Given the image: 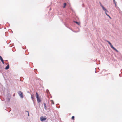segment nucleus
I'll return each instance as SVG.
<instances>
[{
  "mask_svg": "<svg viewBox=\"0 0 122 122\" xmlns=\"http://www.w3.org/2000/svg\"><path fill=\"white\" fill-rule=\"evenodd\" d=\"M36 98H37V101L38 103H39L40 102H41V100L39 98V94L37 92H36Z\"/></svg>",
  "mask_w": 122,
  "mask_h": 122,
  "instance_id": "obj_1",
  "label": "nucleus"
},
{
  "mask_svg": "<svg viewBox=\"0 0 122 122\" xmlns=\"http://www.w3.org/2000/svg\"><path fill=\"white\" fill-rule=\"evenodd\" d=\"M18 93L20 97L22 98L23 97V93L21 91H20L18 92Z\"/></svg>",
  "mask_w": 122,
  "mask_h": 122,
  "instance_id": "obj_2",
  "label": "nucleus"
},
{
  "mask_svg": "<svg viewBox=\"0 0 122 122\" xmlns=\"http://www.w3.org/2000/svg\"><path fill=\"white\" fill-rule=\"evenodd\" d=\"M110 46L115 51H116L117 52H118V51L115 48H114V47L111 44H110Z\"/></svg>",
  "mask_w": 122,
  "mask_h": 122,
  "instance_id": "obj_3",
  "label": "nucleus"
},
{
  "mask_svg": "<svg viewBox=\"0 0 122 122\" xmlns=\"http://www.w3.org/2000/svg\"><path fill=\"white\" fill-rule=\"evenodd\" d=\"M110 46L115 51H116L117 52H118V51L115 48H114V47L111 44H110Z\"/></svg>",
  "mask_w": 122,
  "mask_h": 122,
  "instance_id": "obj_4",
  "label": "nucleus"
},
{
  "mask_svg": "<svg viewBox=\"0 0 122 122\" xmlns=\"http://www.w3.org/2000/svg\"><path fill=\"white\" fill-rule=\"evenodd\" d=\"M110 46L115 51H116L117 52H118V51L115 48H114V47L111 44H110Z\"/></svg>",
  "mask_w": 122,
  "mask_h": 122,
  "instance_id": "obj_5",
  "label": "nucleus"
},
{
  "mask_svg": "<svg viewBox=\"0 0 122 122\" xmlns=\"http://www.w3.org/2000/svg\"><path fill=\"white\" fill-rule=\"evenodd\" d=\"M46 119V118L44 117L43 116L41 117L40 118V120L42 122L45 121Z\"/></svg>",
  "mask_w": 122,
  "mask_h": 122,
  "instance_id": "obj_6",
  "label": "nucleus"
},
{
  "mask_svg": "<svg viewBox=\"0 0 122 122\" xmlns=\"http://www.w3.org/2000/svg\"><path fill=\"white\" fill-rule=\"evenodd\" d=\"M102 8L103 10L104 11H107V12H108V11L107 10V9L106 8H105L103 6L102 7Z\"/></svg>",
  "mask_w": 122,
  "mask_h": 122,
  "instance_id": "obj_7",
  "label": "nucleus"
},
{
  "mask_svg": "<svg viewBox=\"0 0 122 122\" xmlns=\"http://www.w3.org/2000/svg\"><path fill=\"white\" fill-rule=\"evenodd\" d=\"M9 68V65H7V66H6V67L5 68V69L6 70H8Z\"/></svg>",
  "mask_w": 122,
  "mask_h": 122,
  "instance_id": "obj_8",
  "label": "nucleus"
},
{
  "mask_svg": "<svg viewBox=\"0 0 122 122\" xmlns=\"http://www.w3.org/2000/svg\"><path fill=\"white\" fill-rule=\"evenodd\" d=\"M44 108L46 110H47V107H46V104L45 103H44Z\"/></svg>",
  "mask_w": 122,
  "mask_h": 122,
  "instance_id": "obj_9",
  "label": "nucleus"
},
{
  "mask_svg": "<svg viewBox=\"0 0 122 122\" xmlns=\"http://www.w3.org/2000/svg\"><path fill=\"white\" fill-rule=\"evenodd\" d=\"M75 22L78 25H80V23H79V22H77V21H75Z\"/></svg>",
  "mask_w": 122,
  "mask_h": 122,
  "instance_id": "obj_10",
  "label": "nucleus"
},
{
  "mask_svg": "<svg viewBox=\"0 0 122 122\" xmlns=\"http://www.w3.org/2000/svg\"><path fill=\"white\" fill-rule=\"evenodd\" d=\"M0 60H1V61L3 60L2 57L0 56Z\"/></svg>",
  "mask_w": 122,
  "mask_h": 122,
  "instance_id": "obj_11",
  "label": "nucleus"
},
{
  "mask_svg": "<svg viewBox=\"0 0 122 122\" xmlns=\"http://www.w3.org/2000/svg\"><path fill=\"white\" fill-rule=\"evenodd\" d=\"M64 6L63 7V8H64L66 6V3H65L64 4Z\"/></svg>",
  "mask_w": 122,
  "mask_h": 122,
  "instance_id": "obj_12",
  "label": "nucleus"
},
{
  "mask_svg": "<svg viewBox=\"0 0 122 122\" xmlns=\"http://www.w3.org/2000/svg\"><path fill=\"white\" fill-rule=\"evenodd\" d=\"M106 41L108 42V43L110 45V44H111V43L109 41H107V40H106Z\"/></svg>",
  "mask_w": 122,
  "mask_h": 122,
  "instance_id": "obj_13",
  "label": "nucleus"
},
{
  "mask_svg": "<svg viewBox=\"0 0 122 122\" xmlns=\"http://www.w3.org/2000/svg\"><path fill=\"white\" fill-rule=\"evenodd\" d=\"M75 117L74 116H72L71 117V119L72 120H74V119Z\"/></svg>",
  "mask_w": 122,
  "mask_h": 122,
  "instance_id": "obj_14",
  "label": "nucleus"
},
{
  "mask_svg": "<svg viewBox=\"0 0 122 122\" xmlns=\"http://www.w3.org/2000/svg\"><path fill=\"white\" fill-rule=\"evenodd\" d=\"M114 2V3L115 4L116 7V1H114V2Z\"/></svg>",
  "mask_w": 122,
  "mask_h": 122,
  "instance_id": "obj_15",
  "label": "nucleus"
},
{
  "mask_svg": "<svg viewBox=\"0 0 122 122\" xmlns=\"http://www.w3.org/2000/svg\"><path fill=\"white\" fill-rule=\"evenodd\" d=\"M25 112H27L28 113V116H29V111H25Z\"/></svg>",
  "mask_w": 122,
  "mask_h": 122,
  "instance_id": "obj_16",
  "label": "nucleus"
},
{
  "mask_svg": "<svg viewBox=\"0 0 122 122\" xmlns=\"http://www.w3.org/2000/svg\"><path fill=\"white\" fill-rule=\"evenodd\" d=\"M7 100L9 102L10 100V98H8L7 99Z\"/></svg>",
  "mask_w": 122,
  "mask_h": 122,
  "instance_id": "obj_17",
  "label": "nucleus"
},
{
  "mask_svg": "<svg viewBox=\"0 0 122 122\" xmlns=\"http://www.w3.org/2000/svg\"><path fill=\"white\" fill-rule=\"evenodd\" d=\"M107 15L110 18H111V17H110V16L108 15V14H107Z\"/></svg>",
  "mask_w": 122,
  "mask_h": 122,
  "instance_id": "obj_18",
  "label": "nucleus"
},
{
  "mask_svg": "<svg viewBox=\"0 0 122 122\" xmlns=\"http://www.w3.org/2000/svg\"><path fill=\"white\" fill-rule=\"evenodd\" d=\"M2 61V63L3 64H4V60H3V61Z\"/></svg>",
  "mask_w": 122,
  "mask_h": 122,
  "instance_id": "obj_19",
  "label": "nucleus"
},
{
  "mask_svg": "<svg viewBox=\"0 0 122 122\" xmlns=\"http://www.w3.org/2000/svg\"><path fill=\"white\" fill-rule=\"evenodd\" d=\"M31 98L32 99V100H33V97H32V95L31 94Z\"/></svg>",
  "mask_w": 122,
  "mask_h": 122,
  "instance_id": "obj_20",
  "label": "nucleus"
},
{
  "mask_svg": "<svg viewBox=\"0 0 122 122\" xmlns=\"http://www.w3.org/2000/svg\"><path fill=\"white\" fill-rule=\"evenodd\" d=\"M100 5L101 6V7H102L103 6L102 5V4H101V5Z\"/></svg>",
  "mask_w": 122,
  "mask_h": 122,
  "instance_id": "obj_21",
  "label": "nucleus"
},
{
  "mask_svg": "<svg viewBox=\"0 0 122 122\" xmlns=\"http://www.w3.org/2000/svg\"><path fill=\"white\" fill-rule=\"evenodd\" d=\"M107 11H105V14H106V15H107Z\"/></svg>",
  "mask_w": 122,
  "mask_h": 122,
  "instance_id": "obj_22",
  "label": "nucleus"
},
{
  "mask_svg": "<svg viewBox=\"0 0 122 122\" xmlns=\"http://www.w3.org/2000/svg\"><path fill=\"white\" fill-rule=\"evenodd\" d=\"M121 73H122V70H121Z\"/></svg>",
  "mask_w": 122,
  "mask_h": 122,
  "instance_id": "obj_23",
  "label": "nucleus"
},
{
  "mask_svg": "<svg viewBox=\"0 0 122 122\" xmlns=\"http://www.w3.org/2000/svg\"><path fill=\"white\" fill-rule=\"evenodd\" d=\"M113 0V2L115 1V0Z\"/></svg>",
  "mask_w": 122,
  "mask_h": 122,
  "instance_id": "obj_24",
  "label": "nucleus"
},
{
  "mask_svg": "<svg viewBox=\"0 0 122 122\" xmlns=\"http://www.w3.org/2000/svg\"><path fill=\"white\" fill-rule=\"evenodd\" d=\"M100 5H101V4H101V2H100Z\"/></svg>",
  "mask_w": 122,
  "mask_h": 122,
  "instance_id": "obj_25",
  "label": "nucleus"
},
{
  "mask_svg": "<svg viewBox=\"0 0 122 122\" xmlns=\"http://www.w3.org/2000/svg\"><path fill=\"white\" fill-rule=\"evenodd\" d=\"M52 103V104H54V103H53V102Z\"/></svg>",
  "mask_w": 122,
  "mask_h": 122,
  "instance_id": "obj_26",
  "label": "nucleus"
},
{
  "mask_svg": "<svg viewBox=\"0 0 122 122\" xmlns=\"http://www.w3.org/2000/svg\"><path fill=\"white\" fill-rule=\"evenodd\" d=\"M28 93H29V92H28Z\"/></svg>",
  "mask_w": 122,
  "mask_h": 122,
  "instance_id": "obj_27",
  "label": "nucleus"
}]
</instances>
